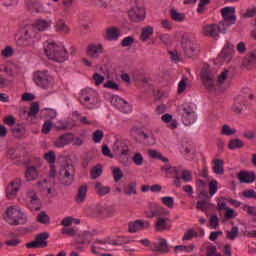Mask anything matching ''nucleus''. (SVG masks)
I'll return each mask as SVG.
<instances>
[{
  "instance_id": "f257e3e1",
  "label": "nucleus",
  "mask_w": 256,
  "mask_h": 256,
  "mask_svg": "<svg viewBox=\"0 0 256 256\" xmlns=\"http://www.w3.org/2000/svg\"><path fill=\"white\" fill-rule=\"evenodd\" d=\"M49 29H51V21L41 18L37 19L32 25H27L16 33V47L20 49L31 47L33 43L41 39V35L37 31H49Z\"/></svg>"
},
{
  "instance_id": "f03ea898",
  "label": "nucleus",
  "mask_w": 256,
  "mask_h": 256,
  "mask_svg": "<svg viewBox=\"0 0 256 256\" xmlns=\"http://www.w3.org/2000/svg\"><path fill=\"white\" fill-rule=\"evenodd\" d=\"M216 72L215 70H211L208 65L203 66L200 77L202 79V83L204 87L210 92L217 91H225L227 87H229V70L222 71L218 76L217 80H215Z\"/></svg>"
},
{
  "instance_id": "7ed1b4c3",
  "label": "nucleus",
  "mask_w": 256,
  "mask_h": 256,
  "mask_svg": "<svg viewBox=\"0 0 256 256\" xmlns=\"http://www.w3.org/2000/svg\"><path fill=\"white\" fill-rule=\"evenodd\" d=\"M44 51L48 59H50V61H55L56 63H64V61L69 59L65 46L53 41L44 43Z\"/></svg>"
},
{
  "instance_id": "20e7f679",
  "label": "nucleus",
  "mask_w": 256,
  "mask_h": 256,
  "mask_svg": "<svg viewBox=\"0 0 256 256\" xmlns=\"http://www.w3.org/2000/svg\"><path fill=\"white\" fill-rule=\"evenodd\" d=\"M149 219H156L154 227L156 231H169L171 229V220L169 219V211L163 207L153 210L147 215Z\"/></svg>"
},
{
  "instance_id": "39448f33",
  "label": "nucleus",
  "mask_w": 256,
  "mask_h": 256,
  "mask_svg": "<svg viewBox=\"0 0 256 256\" xmlns=\"http://www.w3.org/2000/svg\"><path fill=\"white\" fill-rule=\"evenodd\" d=\"M79 102L86 109H99L101 107V97L93 88H86L80 92Z\"/></svg>"
},
{
  "instance_id": "423d86ee",
  "label": "nucleus",
  "mask_w": 256,
  "mask_h": 256,
  "mask_svg": "<svg viewBox=\"0 0 256 256\" xmlns=\"http://www.w3.org/2000/svg\"><path fill=\"white\" fill-rule=\"evenodd\" d=\"M58 181L65 187H69V185H72L73 181H75V166L71 161L67 160L60 166Z\"/></svg>"
},
{
  "instance_id": "0eeeda50",
  "label": "nucleus",
  "mask_w": 256,
  "mask_h": 256,
  "mask_svg": "<svg viewBox=\"0 0 256 256\" xmlns=\"http://www.w3.org/2000/svg\"><path fill=\"white\" fill-rule=\"evenodd\" d=\"M4 219L9 225H25L27 223V215L18 206H10L6 210Z\"/></svg>"
},
{
  "instance_id": "6e6552de",
  "label": "nucleus",
  "mask_w": 256,
  "mask_h": 256,
  "mask_svg": "<svg viewBox=\"0 0 256 256\" xmlns=\"http://www.w3.org/2000/svg\"><path fill=\"white\" fill-rule=\"evenodd\" d=\"M191 103H184L179 107L182 123L186 126L193 125L197 121V112Z\"/></svg>"
},
{
  "instance_id": "1a4fd4ad",
  "label": "nucleus",
  "mask_w": 256,
  "mask_h": 256,
  "mask_svg": "<svg viewBox=\"0 0 256 256\" xmlns=\"http://www.w3.org/2000/svg\"><path fill=\"white\" fill-rule=\"evenodd\" d=\"M128 17L133 23H139V21L145 19V7L142 1L134 0L131 9L128 11Z\"/></svg>"
},
{
  "instance_id": "9d476101",
  "label": "nucleus",
  "mask_w": 256,
  "mask_h": 256,
  "mask_svg": "<svg viewBox=\"0 0 256 256\" xmlns=\"http://www.w3.org/2000/svg\"><path fill=\"white\" fill-rule=\"evenodd\" d=\"M182 47L187 57H195L199 53V45L187 36L182 37Z\"/></svg>"
},
{
  "instance_id": "9b49d317",
  "label": "nucleus",
  "mask_w": 256,
  "mask_h": 256,
  "mask_svg": "<svg viewBox=\"0 0 256 256\" xmlns=\"http://www.w3.org/2000/svg\"><path fill=\"white\" fill-rule=\"evenodd\" d=\"M203 33L206 37H217L219 33H227V27H225V23L207 24L203 27Z\"/></svg>"
},
{
  "instance_id": "f8f14e48",
  "label": "nucleus",
  "mask_w": 256,
  "mask_h": 256,
  "mask_svg": "<svg viewBox=\"0 0 256 256\" xmlns=\"http://www.w3.org/2000/svg\"><path fill=\"white\" fill-rule=\"evenodd\" d=\"M52 81L53 78L49 75L48 71H38L34 74V82L42 89H47Z\"/></svg>"
},
{
  "instance_id": "ddd939ff",
  "label": "nucleus",
  "mask_w": 256,
  "mask_h": 256,
  "mask_svg": "<svg viewBox=\"0 0 256 256\" xmlns=\"http://www.w3.org/2000/svg\"><path fill=\"white\" fill-rule=\"evenodd\" d=\"M222 17L224 19V23L226 30L231 27V25H235L237 21V16L235 15V7H224L221 10Z\"/></svg>"
},
{
  "instance_id": "4468645a",
  "label": "nucleus",
  "mask_w": 256,
  "mask_h": 256,
  "mask_svg": "<svg viewBox=\"0 0 256 256\" xmlns=\"http://www.w3.org/2000/svg\"><path fill=\"white\" fill-rule=\"evenodd\" d=\"M110 103L111 105H113V107H116V109H118V111H120L121 113H131L132 111L129 102L125 101L119 96H112L110 98Z\"/></svg>"
},
{
  "instance_id": "2eb2a0df",
  "label": "nucleus",
  "mask_w": 256,
  "mask_h": 256,
  "mask_svg": "<svg viewBox=\"0 0 256 256\" xmlns=\"http://www.w3.org/2000/svg\"><path fill=\"white\" fill-rule=\"evenodd\" d=\"M26 203L30 211H39V209H41V202L34 190H28L26 194Z\"/></svg>"
},
{
  "instance_id": "dca6fc26",
  "label": "nucleus",
  "mask_w": 256,
  "mask_h": 256,
  "mask_svg": "<svg viewBox=\"0 0 256 256\" xmlns=\"http://www.w3.org/2000/svg\"><path fill=\"white\" fill-rule=\"evenodd\" d=\"M21 185H23V182L20 178H16L13 181H11L6 189L7 199H15V197H17V193H19Z\"/></svg>"
},
{
  "instance_id": "f3484780",
  "label": "nucleus",
  "mask_w": 256,
  "mask_h": 256,
  "mask_svg": "<svg viewBox=\"0 0 256 256\" xmlns=\"http://www.w3.org/2000/svg\"><path fill=\"white\" fill-rule=\"evenodd\" d=\"M47 239H49L48 233H41L36 236L35 241L26 243L27 249H39V247H47Z\"/></svg>"
},
{
  "instance_id": "a211bd4d",
  "label": "nucleus",
  "mask_w": 256,
  "mask_h": 256,
  "mask_svg": "<svg viewBox=\"0 0 256 256\" xmlns=\"http://www.w3.org/2000/svg\"><path fill=\"white\" fill-rule=\"evenodd\" d=\"M151 224L147 220H136L134 222H129L128 231L129 233H137V231H145L149 229Z\"/></svg>"
},
{
  "instance_id": "6ab92c4d",
  "label": "nucleus",
  "mask_w": 256,
  "mask_h": 256,
  "mask_svg": "<svg viewBox=\"0 0 256 256\" xmlns=\"http://www.w3.org/2000/svg\"><path fill=\"white\" fill-rule=\"evenodd\" d=\"M112 151L115 153V155H129L127 141L116 140L112 146Z\"/></svg>"
},
{
  "instance_id": "aec40b11",
  "label": "nucleus",
  "mask_w": 256,
  "mask_h": 256,
  "mask_svg": "<svg viewBox=\"0 0 256 256\" xmlns=\"http://www.w3.org/2000/svg\"><path fill=\"white\" fill-rule=\"evenodd\" d=\"M103 50V44L101 43L89 44L87 47V55H89L91 59H99Z\"/></svg>"
},
{
  "instance_id": "412c9836",
  "label": "nucleus",
  "mask_w": 256,
  "mask_h": 256,
  "mask_svg": "<svg viewBox=\"0 0 256 256\" xmlns=\"http://www.w3.org/2000/svg\"><path fill=\"white\" fill-rule=\"evenodd\" d=\"M151 251L154 253H169V245H167V240L160 239L150 245Z\"/></svg>"
},
{
  "instance_id": "4be33fe9",
  "label": "nucleus",
  "mask_w": 256,
  "mask_h": 256,
  "mask_svg": "<svg viewBox=\"0 0 256 256\" xmlns=\"http://www.w3.org/2000/svg\"><path fill=\"white\" fill-rule=\"evenodd\" d=\"M242 65L245 69H253V67H256V50L247 53L246 57L242 60Z\"/></svg>"
},
{
  "instance_id": "5701e85b",
  "label": "nucleus",
  "mask_w": 256,
  "mask_h": 256,
  "mask_svg": "<svg viewBox=\"0 0 256 256\" xmlns=\"http://www.w3.org/2000/svg\"><path fill=\"white\" fill-rule=\"evenodd\" d=\"M26 5L30 11H36L37 13H51V11L45 10L43 4L39 0H27Z\"/></svg>"
},
{
  "instance_id": "b1692460",
  "label": "nucleus",
  "mask_w": 256,
  "mask_h": 256,
  "mask_svg": "<svg viewBox=\"0 0 256 256\" xmlns=\"http://www.w3.org/2000/svg\"><path fill=\"white\" fill-rule=\"evenodd\" d=\"M87 191H89L87 184H82L78 187L77 194L75 196V202L78 205H81V203H84L87 199Z\"/></svg>"
},
{
  "instance_id": "393cba45",
  "label": "nucleus",
  "mask_w": 256,
  "mask_h": 256,
  "mask_svg": "<svg viewBox=\"0 0 256 256\" xmlns=\"http://www.w3.org/2000/svg\"><path fill=\"white\" fill-rule=\"evenodd\" d=\"M120 35H121V32L119 31V28L110 27L106 29V32L104 34V39H106V41H117Z\"/></svg>"
},
{
  "instance_id": "a878e982",
  "label": "nucleus",
  "mask_w": 256,
  "mask_h": 256,
  "mask_svg": "<svg viewBox=\"0 0 256 256\" xmlns=\"http://www.w3.org/2000/svg\"><path fill=\"white\" fill-rule=\"evenodd\" d=\"M73 141V134L67 133L62 136H60L54 143L55 147H58V149H61L62 147H65V145H69Z\"/></svg>"
},
{
  "instance_id": "bb28decb",
  "label": "nucleus",
  "mask_w": 256,
  "mask_h": 256,
  "mask_svg": "<svg viewBox=\"0 0 256 256\" xmlns=\"http://www.w3.org/2000/svg\"><path fill=\"white\" fill-rule=\"evenodd\" d=\"M240 183H253L256 179L255 172L242 171L238 175Z\"/></svg>"
},
{
  "instance_id": "cd10ccee",
  "label": "nucleus",
  "mask_w": 256,
  "mask_h": 256,
  "mask_svg": "<svg viewBox=\"0 0 256 256\" xmlns=\"http://www.w3.org/2000/svg\"><path fill=\"white\" fill-rule=\"evenodd\" d=\"M212 169L215 175H223L225 173V162L221 159L212 160Z\"/></svg>"
},
{
  "instance_id": "c85d7f7f",
  "label": "nucleus",
  "mask_w": 256,
  "mask_h": 256,
  "mask_svg": "<svg viewBox=\"0 0 256 256\" xmlns=\"http://www.w3.org/2000/svg\"><path fill=\"white\" fill-rule=\"evenodd\" d=\"M37 187L41 190V191H46V193H48V195H51V193H53V189L51 188V182H49V180L47 179H43L40 180L37 183Z\"/></svg>"
},
{
  "instance_id": "c756f323",
  "label": "nucleus",
  "mask_w": 256,
  "mask_h": 256,
  "mask_svg": "<svg viewBox=\"0 0 256 256\" xmlns=\"http://www.w3.org/2000/svg\"><path fill=\"white\" fill-rule=\"evenodd\" d=\"M39 177V173L37 172V168L30 166L27 168L25 173L26 181H35V179Z\"/></svg>"
},
{
  "instance_id": "7c9ffc66",
  "label": "nucleus",
  "mask_w": 256,
  "mask_h": 256,
  "mask_svg": "<svg viewBox=\"0 0 256 256\" xmlns=\"http://www.w3.org/2000/svg\"><path fill=\"white\" fill-rule=\"evenodd\" d=\"M178 175L184 183H191V181H193V172L190 170L183 169L178 172Z\"/></svg>"
},
{
  "instance_id": "2f4dec72",
  "label": "nucleus",
  "mask_w": 256,
  "mask_h": 256,
  "mask_svg": "<svg viewBox=\"0 0 256 256\" xmlns=\"http://www.w3.org/2000/svg\"><path fill=\"white\" fill-rule=\"evenodd\" d=\"M162 121L164 123H167L170 129H177V120H174L171 114H164L162 116Z\"/></svg>"
},
{
  "instance_id": "473e14b6",
  "label": "nucleus",
  "mask_w": 256,
  "mask_h": 256,
  "mask_svg": "<svg viewBox=\"0 0 256 256\" xmlns=\"http://www.w3.org/2000/svg\"><path fill=\"white\" fill-rule=\"evenodd\" d=\"M219 59L224 61V63H230L231 59H233V51L231 49H223L219 54Z\"/></svg>"
},
{
  "instance_id": "72a5a7b5",
  "label": "nucleus",
  "mask_w": 256,
  "mask_h": 256,
  "mask_svg": "<svg viewBox=\"0 0 256 256\" xmlns=\"http://www.w3.org/2000/svg\"><path fill=\"white\" fill-rule=\"evenodd\" d=\"M124 193L129 197H131V195H137V183L130 182L128 185H126L124 188Z\"/></svg>"
},
{
  "instance_id": "f704fd0d",
  "label": "nucleus",
  "mask_w": 256,
  "mask_h": 256,
  "mask_svg": "<svg viewBox=\"0 0 256 256\" xmlns=\"http://www.w3.org/2000/svg\"><path fill=\"white\" fill-rule=\"evenodd\" d=\"M170 16L171 19L177 23H182V21H185V14L178 12L176 9L170 10Z\"/></svg>"
},
{
  "instance_id": "c9c22d12",
  "label": "nucleus",
  "mask_w": 256,
  "mask_h": 256,
  "mask_svg": "<svg viewBox=\"0 0 256 256\" xmlns=\"http://www.w3.org/2000/svg\"><path fill=\"white\" fill-rule=\"evenodd\" d=\"M95 189L96 193H98V195H100L101 197H105V195H107L111 191L110 187L103 186V184H101L100 182L96 183Z\"/></svg>"
},
{
  "instance_id": "e433bc0d",
  "label": "nucleus",
  "mask_w": 256,
  "mask_h": 256,
  "mask_svg": "<svg viewBox=\"0 0 256 256\" xmlns=\"http://www.w3.org/2000/svg\"><path fill=\"white\" fill-rule=\"evenodd\" d=\"M40 113L42 117H45L46 119H55V117H57V110L51 108H44Z\"/></svg>"
},
{
  "instance_id": "4c0bfd02",
  "label": "nucleus",
  "mask_w": 256,
  "mask_h": 256,
  "mask_svg": "<svg viewBox=\"0 0 256 256\" xmlns=\"http://www.w3.org/2000/svg\"><path fill=\"white\" fill-rule=\"evenodd\" d=\"M196 209L207 213V211L211 209V203H209L207 200H200L196 204Z\"/></svg>"
},
{
  "instance_id": "58836bf2",
  "label": "nucleus",
  "mask_w": 256,
  "mask_h": 256,
  "mask_svg": "<svg viewBox=\"0 0 256 256\" xmlns=\"http://www.w3.org/2000/svg\"><path fill=\"white\" fill-rule=\"evenodd\" d=\"M151 35H153V27L146 26V27L142 28L140 39H141V41H147V39H149V37H151Z\"/></svg>"
},
{
  "instance_id": "ea45409f",
  "label": "nucleus",
  "mask_w": 256,
  "mask_h": 256,
  "mask_svg": "<svg viewBox=\"0 0 256 256\" xmlns=\"http://www.w3.org/2000/svg\"><path fill=\"white\" fill-rule=\"evenodd\" d=\"M132 162L137 167H141V166H143V163H145V158H143V154H141V152H136L132 156Z\"/></svg>"
},
{
  "instance_id": "a19ab883",
  "label": "nucleus",
  "mask_w": 256,
  "mask_h": 256,
  "mask_svg": "<svg viewBox=\"0 0 256 256\" xmlns=\"http://www.w3.org/2000/svg\"><path fill=\"white\" fill-rule=\"evenodd\" d=\"M103 174V167L100 164L94 166L90 171L91 179H98Z\"/></svg>"
},
{
  "instance_id": "79ce46f5",
  "label": "nucleus",
  "mask_w": 256,
  "mask_h": 256,
  "mask_svg": "<svg viewBox=\"0 0 256 256\" xmlns=\"http://www.w3.org/2000/svg\"><path fill=\"white\" fill-rule=\"evenodd\" d=\"M228 147L231 150L243 149V147H245V143H243L240 139H232L229 141Z\"/></svg>"
},
{
  "instance_id": "37998d69",
  "label": "nucleus",
  "mask_w": 256,
  "mask_h": 256,
  "mask_svg": "<svg viewBox=\"0 0 256 256\" xmlns=\"http://www.w3.org/2000/svg\"><path fill=\"white\" fill-rule=\"evenodd\" d=\"M56 31H59L60 33H69V27L65 24L64 19L57 20Z\"/></svg>"
},
{
  "instance_id": "c03bdc74",
  "label": "nucleus",
  "mask_w": 256,
  "mask_h": 256,
  "mask_svg": "<svg viewBox=\"0 0 256 256\" xmlns=\"http://www.w3.org/2000/svg\"><path fill=\"white\" fill-rule=\"evenodd\" d=\"M140 139H142V141L145 145H154L155 144V139L153 138V135H151V134L142 132V133H140Z\"/></svg>"
},
{
  "instance_id": "a18cd8bd",
  "label": "nucleus",
  "mask_w": 256,
  "mask_h": 256,
  "mask_svg": "<svg viewBox=\"0 0 256 256\" xmlns=\"http://www.w3.org/2000/svg\"><path fill=\"white\" fill-rule=\"evenodd\" d=\"M160 201L165 205V207H168V209H173V207L175 206V198L171 196L161 197Z\"/></svg>"
},
{
  "instance_id": "49530a36",
  "label": "nucleus",
  "mask_w": 256,
  "mask_h": 256,
  "mask_svg": "<svg viewBox=\"0 0 256 256\" xmlns=\"http://www.w3.org/2000/svg\"><path fill=\"white\" fill-rule=\"evenodd\" d=\"M112 175L115 183H119L123 179V170L119 167H112Z\"/></svg>"
},
{
  "instance_id": "de8ad7c7",
  "label": "nucleus",
  "mask_w": 256,
  "mask_h": 256,
  "mask_svg": "<svg viewBox=\"0 0 256 256\" xmlns=\"http://www.w3.org/2000/svg\"><path fill=\"white\" fill-rule=\"evenodd\" d=\"M221 135H225L226 137H230L231 135H235L237 133L236 129H232L230 125L224 124L220 131Z\"/></svg>"
},
{
  "instance_id": "09e8293b",
  "label": "nucleus",
  "mask_w": 256,
  "mask_h": 256,
  "mask_svg": "<svg viewBox=\"0 0 256 256\" xmlns=\"http://www.w3.org/2000/svg\"><path fill=\"white\" fill-rule=\"evenodd\" d=\"M36 220L38 221V223H42V225H49L50 223L49 215H47V213H45L44 211L40 212L37 215Z\"/></svg>"
},
{
  "instance_id": "8fccbe9b",
  "label": "nucleus",
  "mask_w": 256,
  "mask_h": 256,
  "mask_svg": "<svg viewBox=\"0 0 256 256\" xmlns=\"http://www.w3.org/2000/svg\"><path fill=\"white\" fill-rule=\"evenodd\" d=\"M162 171L166 173V175H179V169H177V167H171L169 164L164 165Z\"/></svg>"
},
{
  "instance_id": "3c124183",
  "label": "nucleus",
  "mask_w": 256,
  "mask_h": 256,
  "mask_svg": "<svg viewBox=\"0 0 256 256\" xmlns=\"http://www.w3.org/2000/svg\"><path fill=\"white\" fill-rule=\"evenodd\" d=\"M93 235H95V232L91 231H84L80 234V238L82 239V243H90L91 239H93Z\"/></svg>"
},
{
  "instance_id": "603ef678",
  "label": "nucleus",
  "mask_w": 256,
  "mask_h": 256,
  "mask_svg": "<svg viewBox=\"0 0 256 256\" xmlns=\"http://www.w3.org/2000/svg\"><path fill=\"white\" fill-rule=\"evenodd\" d=\"M231 110L233 113H236V115H241V113H243V104H241V101L236 100L232 104Z\"/></svg>"
},
{
  "instance_id": "864d4df0",
  "label": "nucleus",
  "mask_w": 256,
  "mask_h": 256,
  "mask_svg": "<svg viewBox=\"0 0 256 256\" xmlns=\"http://www.w3.org/2000/svg\"><path fill=\"white\" fill-rule=\"evenodd\" d=\"M209 227H210V229H218L219 228V217H217V215L212 214L210 216Z\"/></svg>"
},
{
  "instance_id": "5fc2aeb1",
  "label": "nucleus",
  "mask_w": 256,
  "mask_h": 256,
  "mask_svg": "<svg viewBox=\"0 0 256 256\" xmlns=\"http://www.w3.org/2000/svg\"><path fill=\"white\" fill-rule=\"evenodd\" d=\"M103 137H105V133H103L102 130H96L92 134V140L95 143H101V141L103 140Z\"/></svg>"
},
{
  "instance_id": "6e6d98bb",
  "label": "nucleus",
  "mask_w": 256,
  "mask_h": 256,
  "mask_svg": "<svg viewBox=\"0 0 256 256\" xmlns=\"http://www.w3.org/2000/svg\"><path fill=\"white\" fill-rule=\"evenodd\" d=\"M218 182L217 180L213 179L209 182L208 187H209V194L211 195V197H213V195H215V193H217L218 191Z\"/></svg>"
},
{
  "instance_id": "4d7b16f0",
  "label": "nucleus",
  "mask_w": 256,
  "mask_h": 256,
  "mask_svg": "<svg viewBox=\"0 0 256 256\" xmlns=\"http://www.w3.org/2000/svg\"><path fill=\"white\" fill-rule=\"evenodd\" d=\"M98 245H121V242H119V240H113L111 238H106L104 240H97L96 242Z\"/></svg>"
},
{
  "instance_id": "13d9d810",
  "label": "nucleus",
  "mask_w": 256,
  "mask_h": 256,
  "mask_svg": "<svg viewBox=\"0 0 256 256\" xmlns=\"http://www.w3.org/2000/svg\"><path fill=\"white\" fill-rule=\"evenodd\" d=\"M44 159L50 163V165H53L55 163L57 156L55 155V152L49 151L48 153L44 154Z\"/></svg>"
},
{
  "instance_id": "bf43d9fd",
  "label": "nucleus",
  "mask_w": 256,
  "mask_h": 256,
  "mask_svg": "<svg viewBox=\"0 0 256 256\" xmlns=\"http://www.w3.org/2000/svg\"><path fill=\"white\" fill-rule=\"evenodd\" d=\"M174 249L175 251H184L185 253H191V251L195 249V246L193 244L189 246L179 245V246H175Z\"/></svg>"
},
{
  "instance_id": "052dcab7",
  "label": "nucleus",
  "mask_w": 256,
  "mask_h": 256,
  "mask_svg": "<svg viewBox=\"0 0 256 256\" xmlns=\"http://www.w3.org/2000/svg\"><path fill=\"white\" fill-rule=\"evenodd\" d=\"M237 235H239V228H237V226L232 227L231 231L226 233L227 239L231 240L235 239Z\"/></svg>"
},
{
  "instance_id": "680f3d73",
  "label": "nucleus",
  "mask_w": 256,
  "mask_h": 256,
  "mask_svg": "<svg viewBox=\"0 0 256 256\" xmlns=\"http://www.w3.org/2000/svg\"><path fill=\"white\" fill-rule=\"evenodd\" d=\"M14 50L11 46H7L5 49L2 50L1 55L5 59H9V57H13Z\"/></svg>"
},
{
  "instance_id": "e2e57ef3",
  "label": "nucleus",
  "mask_w": 256,
  "mask_h": 256,
  "mask_svg": "<svg viewBox=\"0 0 256 256\" xmlns=\"http://www.w3.org/2000/svg\"><path fill=\"white\" fill-rule=\"evenodd\" d=\"M169 55L173 63H179V61H181V56L179 55V52H177V50L170 51Z\"/></svg>"
},
{
  "instance_id": "0e129e2a",
  "label": "nucleus",
  "mask_w": 256,
  "mask_h": 256,
  "mask_svg": "<svg viewBox=\"0 0 256 256\" xmlns=\"http://www.w3.org/2000/svg\"><path fill=\"white\" fill-rule=\"evenodd\" d=\"M256 15V7H251L246 10V13L243 14L244 19H251V17H255Z\"/></svg>"
},
{
  "instance_id": "69168bd1",
  "label": "nucleus",
  "mask_w": 256,
  "mask_h": 256,
  "mask_svg": "<svg viewBox=\"0 0 256 256\" xmlns=\"http://www.w3.org/2000/svg\"><path fill=\"white\" fill-rule=\"evenodd\" d=\"M75 0H62V5L64 7V13H69V9L73 7Z\"/></svg>"
},
{
  "instance_id": "338daca9",
  "label": "nucleus",
  "mask_w": 256,
  "mask_h": 256,
  "mask_svg": "<svg viewBox=\"0 0 256 256\" xmlns=\"http://www.w3.org/2000/svg\"><path fill=\"white\" fill-rule=\"evenodd\" d=\"M134 42L135 39H133V37L127 36L122 40L121 45L122 47H131V45H133Z\"/></svg>"
},
{
  "instance_id": "774afa93",
  "label": "nucleus",
  "mask_w": 256,
  "mask_h": 256,
  "mask_svg": "<svg viewBox=\"0 0 256 256\" xmlns=\"http://www.w3.org/2000/svg\"><path fill=\"white\" fill-rule=\"evenodd\" d=\"M243 197H246V199H256V192L255 190H244L242 192Z\"/></svg>"
}]
</instances>
